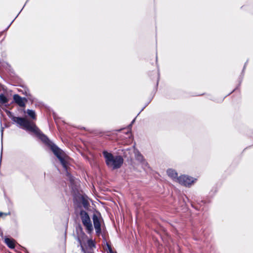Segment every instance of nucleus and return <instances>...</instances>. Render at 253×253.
Returning a JSON list of instances; mask_svg holds the SVG:
<instances>
[{
  "label": "nucleus",
  "mask_w": 253,
  "mask_h": 253,
  "mask_svg": "<svg viewBox=\"0 0 253 253\" xmlns=\"http://www.w3.org/2000/svg\"><path fill=\"white\" fill-rule=\"evenodd\" d=\"M103 155L107 166L112 169L120 168L124 162L123 158L120 156H114L106 151L103 152Z\"/></svg>",
  "instance_id": "obj_1"
},
{
  "label": "nucleus",
  "mask_w": 253,
  "mask_h": 253,
  "mask_svg": "<svg viewBox=\"0 0 253 253\" xmlns=\"http://www.w3.org/2000/svg\"><path fill=\"white\" fill-rule=\"evenodd\" d=\"M12 119L14 122L17 123L21 126L27 130L34 132L36 133H38L39 132L38 128L34 123L30 122L25 118L13 117Z\"/></svg>",
  "instance_id": "obj_2"
},
{
  "label": "nucleus",
  "mask_w": 253,
  "mask_h": 253,
  "mask_svg": "<svg viewBox=\"0 0 253 253\" xmlns=\"http://www.w3.org/2000/svg\"><path fill=\"white\" fill-rule=\"evenodd\" d=\"M80 215L82 223L85 226L87 232L89 234L91 233L93 231V227L89 215L84 211H82Z\"/></svg>",
  "instance_id": "obj_3"
},
{
  "label": "nucleus",
  "mask_w": 253,
  "mask_h": 253,
  "mask_svg": "<svg viewBox=\"0 0 253 253\" xmlns=\"http://www.w3.org/2000/svg\"><path fill=\"white\" fill-rule=\"evenodd\" d=\"M177 180L181 185L186 187H190L196 182L197 179L187 175H181L177 178Z\"/></svg>",
  "instance_id": "obj_4"
},
{
  "label": "nucleus",
  "mask_w": 253,
  "mask_h": 253,
  "mask_svg": "<svg viewBox=\"0 0 253 253\" xmlns=\"http://www.w3.org/2000/svg\"><path fill=\"white\" fill-rule=\"evenodd\" d=\"M51 149L54 154L60 160L61 164L65 169H66V166L65 163V161L63 158V152L57 146L55 145L51 146Z\"/></svg>",
  "instance_id": "obj_5"
},
{
  "label": "nucleus",
  "mask_w": 253,
  "mask_h": 253,
  "mask_svg": "<svg viewBox=\"0 0 253 253\" xmlns=\"http://www.w3.org/2000/svg\"><path fill=\"white\" fill-rule=\"evenodd\" d=\"M94 226L97 234H99L101 232L100 222L99 217L96 214H94L92 217Z\"/></svg>",
  "instance_id": "obj_6"
},
{
  "label": "nucleus",
  "mask_w": 253,
  "mask_h": 253,
  "mask_svg": "<svg viewBox=\"0 0 253 253\" xmlns=\"http://www.w3.org/2000/svg\"><path fill=\"white\" fill-rule=\"evenodd\" d=\"M13 99L15 103H16L20 107H24L25 106L27 99L25 98H22L18 94H15L13 96Z\"/></svg>",
  "instance_id": "obj_7"
},
{
  "label": "nucleus",
  "mask_w": 253,
  "mask_h": 253,
  "mask_svg": "<svg viewBox=\"0 0 253 253\" xmlns=\"http://www.w3.org/2000/svg\"><path fill=\"white\" fill-rule=\"evenodd\" d=\"M5 244L11 249H13L15 247V241L14 240L8 238L4 239Z\"/></svg>",
  "instance_id": "obj_8"
},
{
  "label": "nucleus",
  "mask_w": 253,
  "mask_h": 253,
  "mask_svg": "<svg viewBox=\"0 0 253 253\" xmlns=\"http://www.w3.org/2000/svg\"><path fill=\"white\" fill-rule=\"evenodd\" d=\"M27 113L28 115L33 120L36 119V115L35 112L32 110H27Z\"/></svg>",
  "instance_id": "obj_9"
},
{
  "label": "nucleus",
  "mask_w": 253,
  "mask_h": 253,
  "mask_svg": "<svg viewBox=\"0 0 253 253\" xmlns=\"http://www.w3.org/2000/svg\"><path fill=\"white\" fill-rule=\"evenodd\" d=\"M8 101V99L4 96L3 94H0V104H3L7 103Z\"/></svg>",
  "instance_id": "obj_10"
},
{
  "label": "nucleus",
  "mask_w": 253,
  "mask_h": 253,
  "mask_svg": "<svg viewBox=\"0 0 253 253\" xmlns=\"http://www.w3.org/2000/svg\"><path fill=\"white\" fill-rule=\"evenodd\" d=\"M167 173L168 174V175L171 177V178H173V175H174V172H173V170L172 169H169L167 170Z\"/></svg>",
  "instance_id": "obj_11"
},
{
  "label": "nucleus",
  "mask_w": 253,
  "mask_h": 253,
  "mask_svg": "<svg viewBox=\"0 0 253 253\" xmlns=\"http://www.w3.org/2000/svg\"><path fill=\"white\" fill-rule=\"evenodd\" d=\"M106 250L108 252H109L110 253H113V252L111 249V247L110 245L108 244L107 245V249Z\"/></svg>",
  "instance_id": "obj_12"
},
{
  "label": "nucleus",
  "mask_w": 253,
  "mask_h": 253,
  "mask_svg": "<svg viewBox=\"0 0 253 253\" xmlns=\"http://www.w3.org/2000/svg\"><path fill=\"white\" fill-rule=\"evenodd\" d=\"M42 140L45 142L48 141V139L45 136H42Z\"/></svg>",
  "instance_id": "obj_13"
},
{
  "label": "nucleus",
  "mask_w": 253,
  "mask_h": 253,
  "mask_svg": "<svg viewBox=\"0 0 253 253\" xmlns=\"http://www.w3.org/2000/svg\"><path fill=\"white\" fill-rule=\"evenodd\" d=\"M83 204H84V207L87 206V201H84V203H83Z\"/></svg>",
  "instance_id": "obj_14"
},
{
  "label": "nucleus",
  "mask_w": 253,
  "mask_h": 253,
  "mask_svg": "<svg viewBox=\"0 0 253 253\" xmlns=\"http://www.w3.org/2000/svg\"><path fill=\"white\" fill-rule=\"evenodd\" d=\"M142 158H143L142 156L141 155H139L138 159L140 160H142Z\"/></svg>",
  "instance_id": "obj_15"
},
{
  "label": "nucleus",
  "mask_w": 253,
  "mask_h": 253,
  "mask_svg": "<svg viewBox=\"0 0 253 253\" xmlns=\"http://www.w3.org/2000/svg\"><path fill=\"white\" fill-rule=\"evenodd\" d=\"M177 175H178L177 173L175 172V178L177 176Z\"/></svg>",
  "instance_id": "obj_16"
},
{
  "label": "nucleus",
  "mask_w": 253,
  "mask_h": 253,
  "mask_svg": "<svg viewBox=\"0 0 253 253\" xmlns=\"http://www.w3.org/2000/svg\"><path fill=\"white\" fill-rule=\"evenodd\" d=\"M3 214H4L2 212H0V217Z\"/></svg>",
  "instance_id": "obj_17"
},
{
  "label": "nucleus",
  "mask_w": 253,
  "mask_h": 253,
  "mask_svg": "<svg viewBox=\"0 0 253 253\" xmlns=\"http://www.w3.org/2000/svg\"><path fill=\"white\" fill-rule=\"evenodd\" d=\"M91 242H92V241H91V240H89V241H88V243H91Z\"/></svg>",
  "instance_id": "obj_18"
},
{
  "label": "nucleus",
  "mask_w": 253,
  "mask_h": 253,
  "mask_svg": "<svg viewBox=\"0 0 253 253\" xmlns=\"http://www.w3.org/2000/svg\"><path fill=\"white\" fill-rule=\"evenodd\" d=\"M91 242H92V241H91V240H89V241H88V243H91Z\"/></svg>",
  "instance_id": "obj_19"
}]
</instances>
